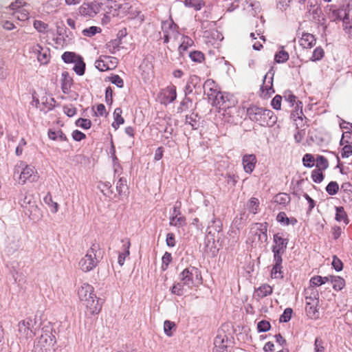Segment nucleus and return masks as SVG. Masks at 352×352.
<instances>
[{"mask_svg": "<svg viewBox=\"0 0 352 352\" xmlns=\"http://www.w3.org/2000/svg\"><path fill=\"white\" fill-rule=\"evenodd\" d=\"M179 282L175 283L171 288V292L177 296H182L186 292L199 287L202 283L201 272L198 268L189 266L179 275Z\"/></svg>", "mask_w": 352, "mask_h": 352, "instance_id": "obj_1", "label": "nucleus"}, {"mask_svg": "<svg viewBox=\"0 0 352 352\" xmlns=\"http://www.w3.org/2000/svg\"><path fill=\"white\" fill-rule=\"evenodd\" d=\"M56 338L50 322L43 324L41 334L36 341L33 352H55Z\"/></svg>", "mask_w": 352, "mask_h": 352, "instance_id": "obj_2", "label": "nucleus"}, {"mask_svg": "<svg viewBox=\"0 0 352 352\" xmlns=\"http://www.w3.org/2000/svg\"><path fill=\"white\" fill-rule=\"evenodd\" d=\"M247 115L252 121L258 122L264 126H273L277 120L272 111L256 106L248 108Z\"/></svg>", "mask_w": 352, "mask_h": 352, "instance_id": "obj_3", "label": "nucleus"}, {"mask_svg": "<svg viewBox=\"0 0 352 352\" xmlns=\"http://www.w3.org/2000/svg\"><path fill=\"white\" fill-rule=\"evenodd\" d=\"M19 203L24 209L25 214L28 215L31 219L37 221L42 217V212L36 205L33 194L21 190Z\"/></svg>", "mask_w": 352, "mask_h": 352, "instance_id": "obj_4", "label": "nucleus"}, {"mask_svg": "<svg viewBox=\"0 0 352 352\" xmlns=\"http://www.w3.org/2000/svg\"><path fill=\"white\" fill-rule=\"evenodd\" d=\"M102 258L101 250L98 244H93L86 254L78 262L79 268L84 272L93 270Z\"/></svg>", "mask_w": 352, "mask_h": 352, "instance_id": "obj_5", "label": "nucleus"}, {"mask_svg": "<svg viewBox=\"0 0 352 352\" xmlns=\"http://www.w3.org/2000/svg\"><path fill=\"white\" fill-rule=\"evenodd\" d=\"M19 175V184H25L27 182H35L38 179V175L35 168L20 162L14 168V176Z\"/></svg>", "mask_w": 352, "mask_h": 352, "instance_id": "obj_6", "label": "nucleus"}, {"mask_svg": "<svg viewBox=\"0 0 352 352\" xmlns=\"http://www.w3.org/2000/svg\"><path fill=\"white\" fill-rule=\"evenodd\" d=\"M40 324L36 318H27L18 324V337L21 341L32 338L36 334Z\"/></svg>", "mask_w": 352, "mask_h": 352, "instance_id": "obj_7", "label": "nucleus"}, {"mask_svg": "<svg viewBox=\"0 0 352 352\" xmlns=\"http://www.w3.org/2000/svg\"><path fill=\"white\" fill-rule=\"evenodd\" d=\"M210 101H211L212 106L222 110L230 109L236 104V100L232 95L221 91Z\"/></svg>", "mask_w": 352, "mask_h": 352, "instance_id": "obj_8", "label": "nucleus"}, {"mask_svg": "<svg viewBox=\"0 0 352 352\" xmlns=\"http://www.w3.org/2000/svg\"><path fill=\"white\" fill-rule=\"evenodd\" d=\"M162 30L164 34V42L168 43L170 40L178 38L179 32L176 30V25L172 21H164L162 23Z\"/></svg>", "mask_w": 352, "mask_h": 352, "instance_id": "obj_9", "label": "nucleus"}, {"mask_svg": "<svg viewBox=\"0 0 352 352\" xmlns=\"http://www.w3.org/2000/svg\"><path fill=\"white\" fill-rule=\"evenodd\" d=\"M100 5L97 2L83 3L78 8L79 14L85 18H93L100 11Z\"/></svg>", "mask_w": 352, "mask_h": 352, "instance_id": "obj_10", "label": "nucleus"}, {"mask_svg": "<svg viewBox=\"0 0 352 352\" xmlns=\"http://www.w3.org/2000/svg\"><path fill=\"white\" fill-rule=\"evenodd\" d=\"M21 247V240L19 236L10 234L8 235L4 243V252L8 255H12L16 252Z\"/></svg>", "mask_w": 352, "mask_h": 352, "instance_id": "obj_11", "label": "nucleus"}, {"mask_svg": "<svg viewBox=\"0 0 352 352\" xmlns=\"http://www.w3.org/2000/svg\"><path fill=\"white\" fill-rule=\"evenodd\" d=\"M82 304L85 308L86 314L89 316L98 314L102 309V302L97 296H94V298L89 299Z\"/></svg>", "mask_w": 352, "mask_h": 352, "instance_id": "obj_12", "label": "nucleus"}, {"mask_svg": "<svg viewBox=\"0 0 352 352\" xmlns=\"http://www.w3.org/2000/svg\"><path fill=\"white\" fill-rule=\"evenodd\" d=\"M31 52L36 55L38 61L41 64L45 65L49 63L50 60L49 48L43 47L39 44H36L32 47Z\"/></svg>", "mask_w": 352, "mask_h": 352, "instance_id": "obj_13", "label": "nucleus"}, {"mask_svg": "<svg viewBox=\"0 0 352 352\" xmlns=\"http://www.w3.org/2000/svg\"><path fill=\"white\" fill-rule=\"evenodd\" d=\"M78 296L81 303L96 296L94 293V288L88 283H82L78 289Z\"/></svg>", "mask_w": 352, "mask_h": 352, "instance_id": "obj_14", "label": "nucleus"}, {"mask_svg": "<svg viewBox=\"0 0 352 352\" xmlns=\"http://www.w3.org/2000/svg\"><path fill=\"white\" fill-rule=\"evenodd\" d=\"M274 73L271 69L264 76L263 82L261 87L262 94L264 96H270L274 92L273 89V78Z\"/></svg>", "mask_w": 352, "mask_h": 352, "instance_id": "obj_15", "label": "nucleus"}, {"mask_svg": "<svg viewBox=\"0 0 352 352\" xmlns=\"http://www.w3.org/2000/svg\"><path fill=\"white\" fill-rule=\"evenodd\" d=\"M177 98L176 87L174 85L168 86L163 89L160 96L162 104H168L173 102Z\"/></svg>", "mask_w": 352, "mask_h": 352, "instance_id": "obj_16", "label": "nucleus"}, {"mask_svg": "<svg viewBox=\"0 0 352 352\" xmlns=\"http://www.w3.org/2000/svg\"><path fill=\"white\" fill-rule=\"evenodd\" d=\"M228 339L224 332L219 331L214 341V352H228Z\"/></svg>", "mask_w": 352, "mask_h": 352, "instance_id": "obj_17", "label": "nucleus"}, {"mask_svg": "<svg viewBox=\"0 0 352 352\" xmlns=\"http://www.w3.org/2000/svg\"><path fill=\"white\" fill-rule=\"evenodd\" d=\"M257 162L256 155L254 154H245L242 157V164L244 171L247 174H251Z\"/></svg>", "mask_w": 352, "mask_h": 352, "instance_id": "obj_18", "label": "nucleus"}, {"mask_svg": "<svg viewBox=\"0 0 352 352\" xmlns=\"http://www.w3.org/2000/svg\"><path fill=\"white\" fill-rule=\"evenodd\" d=\"M203 87L204 93L207 95L209 100L220 91L218 85L212 79L206 80Z\"/></svg>", "mask_w": 352, "mask_h": 352, "instance_id": "obj_19", "label": "nucleus"}, {"mask_svg": "<svg viewBox=\"0 0 352 352\" xmlns=\"http://www.w3.org/2000/svg\"><path fill=\"white\" fill-rule=\"evenodd\" d=\"M305 298L306 303H309L312 305L319 304V292L313 287H308L305 290Z\"/></svg>", "mask_w": 352, "mask_h": 352, "instance_id": "obj_20", "label": "nucleus"}, {"mask_svg": "<svg viewBox=\"0 0 352 352\" xmlns=\"http://www.w3.org/2000/svg\"><path fill=\"white\" fill-rule=\"evenodd\" d=\"M274 245L272 247V251L284 252L287 248L288 239L283 238L279 233L274 235Z\"/></svg>", "mask_w": 352, "mask_h": 352, "instance_id": "obj_21", "label": "nucleus"}, {"mask_svg": "<svg viewBox=\"0 0 352 352\" xmlns=\"http://www.w3.org/2000/svg\"><path fill=\"white\" fill-rule=\"evenodd\" d=\"M299 44L303 48H311L316 44V39L313 34L303 33L299 40Z\"/></svg>", "mask_w": 352, "mask_h": 352, "instance_id": "obj_22", "label": "nucleus"}, {"mask_svg": "<svg viewBox=\"0 0 352 352\" xmlns=\"http://www.w3.org/2000/svg\"><path fill=\"white\" fill-rule=\"evenodd\" d=\"M200 84V78L196 76H190L185 87V95L187 96L192 92L193 89L196 88L197 86Z\"/></svg>", "mask_w": 352, "mask_h": 352, "instance_id": "obj_23", "label": "nucleus"}, {"mask_svg": "<svg viewBox=\"0 0 352 352\" xmlns=\"http://www.w3.org/2000/svg\"><path fill=\"white\" fill-rule=\"evenodd\" d=\"M272 287L270 285L263 284L256 289L255 291V296L258 298H263L270 295L272 293Z\"/></svg>", "mask_w": 352, "mask_h": 352, "instance_id": "obj_24", "label": "nucleus"}, {"mask_svg": "<svg viewBox=\"0 0 352 352\" xmlns=\"http://www.w3.org/2000/svg\"><path fill=\"white\" fill-rule=\"evenodd\" d=\"M186 125L190 126L192 129H196L199 125V118L197 114L192 113L186 116Z\"/></svg>", "mask_w": 352, "mask_h": 352, "instance_id": "obj_25", "label": "nucleus"}, {"mask_svg": "<svg viewBox=\"0 0 352 352\" xmlns=\"http://www.w3.org/2000/svg\"><path fill=\"white\" fill-rule=\"evenodd\" d=\"M98 188L104 196L112 198L113 192L111 190V184L109 182H100L98 185Z\"/></svg>", "mask_w": 352, "mask_h": 352, "instance_id": "obj_26", "label": "nucleus"}, {"mask_svg": "<svg viewBox=\"0 0 352 352\" xmlns=\"http://www.w3.org/2000/svg\"><path fill=\"white\" fill-rule=\"evenodd\" d=\"M169 225L176 228L184 227L186 225V219L184 216L170 217Z\"/></svg>", "mask_w": 352, "mask_h": 352, "instance_id": "obj_27", "label": "nucleus"}, {"mask_svg": "<svg viewBox=\"0 0 352 352\" xmlns=\"http://www.w3.org/2000/svg\"><path fill=\"white\" fill-rule=\"evenodd\" d=\"M318 305H309L306 303L305 311L309 318L311 319H316L319 316V311L318 309Z\"/></svg>", "mask_w": 352, "mask_h": 352, "instance_id": "obj_28", "label": "nucleus"}, {"mask_svg": "<svg viewBox=\"0 0 352 352\" xmlns=\"http://www.w3.org/2000/svg\"><path fill=\"white\" fill-rule=\"evenodd\" d=\"M343 29L350 38H352V20L350 19L348 14H344L342 19Z\"/></svg>", "mask_w": 352, "mask_h": 352, "instance_id": "obj_29", "label": "nucleus"}, {"mask_svg": "<svg viewBox=\"0 0 352 352\" xmlns=\"http://www.w3.org/2000/svg\"><path fill=\"white\" fill-rule=\"evenodd\" d=\"M336 220L339 222L343 221L346 225L348 224L349 220L344 208L342 206L336 207Z\"/></svg>", "mask_w": 352, "mask_h": 352, "instance_id": "obj_30", "label": "nucleus"}, {"mask_svg": "<svg viewBox=\"0 0 352 352\" xmlns=\"http://www.w3.org/2000/svg\"><path fill=\"white\" fill-rule=\"evenodd\" d=\"M122 111L120 108H116L113 112L114 122L112 126L116 130L120 124L124 123V118L122 117Z\"/></svg>", "mask_w": 352, "mask_h": 352, "instance_id": "obj_31", "label": "nucleus"}, {"mask_svg": "<svg viewBox=\"0 0 352 352\" xmlns=\"http://www.w3.org/2000/svg\"><path fill=\"white\" fill-rule=\"evenodd\" d=\"M330 282L333 285V288L336 291L341 290L345 285L344 280L340 276H331Z\"/></svg>", "mask_w": 352, "mask_h": 352, "instance_id": "obj_32", "label": "nucleus"}, {"mask_svg": "<svg viewBox=\"0 0 352 352\" xmlns=\"http://www.w3.org/2000/svg\"><path fill=\"white\" fill-rule=\"evenodd\" d=\"M131 243L129 240H127L126 243L124 244V251L119 254L118 256V263L120 266H122L124 263L125 258L129 255V248H130Z\"/></svg>", "mask_w": 352, "mask_h": 352, "instance_id": "obj_33", "label": "nucleus"}, {"mask_svg": "<svg viewBox=\"0 0 352 352\" xmlns=\"http://www.w3.org/2000/svg\"><path fill=\"white\" fill-rule=\"evenodd\" d=\"M48 137L52 140L66 141L67 140L66 135L60 130H50L48 132Z\"/></svg>", "mask_w": 352, "mask_h": 352, "instance_id": "obj_34", "label": "nucleus"}, {"mask_svg": "<svg viewBox=\"0 0 352 352\" xmlns=\"http://www.w3.org/2000/svg\"><path fill=\"white\" fill-rule=\"evenodd\" d=\"M184 5L188 8H193L195 10H200L204 6V0H185Z\"/></svg>", "mask_w": 352, "mask_h": 352, "instance_id": "obj_35", "label": "nucleus"}, {"mask_svg": "<svg viewBox=\"0 0 352 352\" xmlns=\"http://www.w3.org/2000/svg\"><path fill=\"white\" fill-rule=\"evenodd\" d=\"M63 82H62V90L63 93L67 94L72 85V79L69 77L67 72H63L62 74Z\"/></svg>", "mask_w": 352, "mask_h": 352, "instance_id": "obj_36", "label": "nucleus"}, {"mask_svg": "<svg viewBox=\"0 0 352 352\" xmlns=\"http://www.w3.org/2000/svg\"><path fill=\"white\" fill-rule=\"evenodd\" d=\"M44 202L51 208V211L53 213H56L58 210V204L54 201L52 197L50 192H48L43 198Z\"/></svg>", "mask_w": 352, "mask_h": 352, "instance_id": "obj_37", "label": "nucleus"}, {"mask_svg": "<svg viewBox=\"0 0 352 352\" xmlns=\"http://www.w3.org/2000/svg\"><path fill=\"white\" fill-rule=\"evenodd\" d=\"M128 190L126 184V179L120 177L116 184V190L118 193L121 195L125 194Z\"/></svg>", "mask_w": 352, "mask_h": 352, "instance_id": "obj_38", "label": "nucleus"}, {"mask_svg": "<svg viewBox=\"0 0 352 352\" xmlns=\"http://www.w3.org/2000/svg\"><path fill=\"white\" fill-rule=\"evenodd\" d=\"M74 70L79 76H82L85 73V64L82 58L80 56L78 60L74 63Z\"/></svg>", "mask_w": 352, "mask_h": 352, "instance_id": "obj_39", "label": "nucleus"}, {"mask_svg": "<svg viewBox=\"0 0 352 352\" xmlns=\"http://www.w3.org/2000/svg\"><path fill=\"white\" fill-rule=\"evenodd\" d=\"M79 56L74 52H65L62 55L63 60L66 63H75L79 58Z\"/></svg>", "mask_w": 352, "mask_h": 352, "instance_id": "obj_40", "label": "nucleus"}, {"mask_svg": "<svg viewBox=\"0 0 352 352\" xmlns=\"http://www.w3.org/2000/svg\"><path fill=\"white\" fill-rule=\"evenodd\" d=\"M248 209L250 212L256 214L259 210V201L256 197H252L248 203Z\"/></svg>", "mask_w": 352, "mask_h": 352, "instance_id": "obj_41", "label": "nucleus"}, {"mask_svg": "<svg viewBox=\"0 0 352 352\" xmlns=\"http://www.w3.org/2000/svg\"><path fill=\"white\" fill-rule=\"evenodd\" d=\"M289 196L286 193H279L276 195L274 199L275 203L280 205H285L289 202Z\"/></svg>", "mask_w": 352, "mask_h": 352, "instance_id": "obj_42", "label": "nucleus"}, {"mask_svg": "<svg viewBox=\"0 0 352 352\" xmlns=\"http://www.w3.org/2000/svg\"><path fill=\"white\" fill-rule=\"evenodd\" d=\"M274 59L278 63H283L289 59V54L285 50H280L275 54Z\"/></svg>", "mask_w": 352, "mask_h": 352, "instance_id": "obj_43", "label": "nucleus"}, {"mask_svg": "<svg viewBox=\"0 0 352 352\" xmlns=\"http://www.w3.org/2000/svg\"><path fill=\"white\" fill-rule=\"evenodd\" d=\"M34 28L41 33H45L48 28V25L42 21L35 20L33 23Z\"/></svg>", "mask_w": 352, "mask_h": 352, "instance_id": "obj_44", "label": "nucleus"}, {"mask_svg": "<svg viewBox=\"0 0 352 352\" xmlns=\"http://www.w3.org/2000/svg\"><path fill=\"white\" fill-rule=\"evenodd\" d=\"M192 100L188 98L185 97L183 100L181 102L179 107L177 109L178 112H183L188 109H189L192 105Z\"/></svg>", "mask_w": 352, "mask_h": 352, "instance_id": "obj_45", "label": "nucleus"}, {"mask_svg": "<svg viewBox=\"0 0 352 352\" xmlns=\"http://www.w3.org/2000/svg\"><path fill=\"white\" fill-rule=\"evenodd\" d=\"M339 190L338 184L336 182H331L326 187L327 193L330 195H336Z\"/></svg>", "mask_w": 352, "mask_h": 352, "instance_id": "obj_46", "label": "nucleus"}, {"mask_svg": "<svg viewBox=\"0 0 352 352\" xmlns=\"http://www.w3.org/2000/svg\"><path fill=\"white\" fill-rule=\"evenodd\" d=\"M76 125L83 129H89L91 126V122L89 119L78 118L76 121Z\"/></svg>", "mask_w": 352, "mask_h": 352, "instance_id": "obj_47", "label": "nucleus"}, {"mask_svg": "<svg viewBox=\"0 0 352 352\" xmlns=\"http://www.w3.org/2000/svg\"><path fill=\"white\" fill-rule=\"evenodd\" d=\"M282 266L274 265L271 271V276L273 278H282L283 277V272L281 271Z\"/></svg>", "mask_w": 352, "mask_h": 352, "instance_id": "obj_48", "label": "nucleus"}, {"mask_svg": "<svg viewBox=\"0 0 352 352\" xmlns=\"http://www.w3.org/2000/svg\"><path fill=\"white\" fill-rule=\"evenodd\" d=\"M171 261H172L171 254L168 252H166L162 258V268L163 270H166L168 268Z\"/></svg>", "mask_w": 352, "mask_h": 352, "instance_id": "obj_49", "label": "nucleus"}, {"mask_svg": "<svg viewBox=\"0 0 352 352\" xmlns=\"http://www.w3.org/2000/svg\"><path fill=\"white\" fill-rule=\"evenodd\" d=\"M302 162L306 167H313L314 166V157L311 154L307 153L303 156Z\"/></svg>", "mask_w": 352, "mask_h": 352, "instance_id": "obj_50", "label": "nucleus"}, {"mask_svg": "<svg viewBox=\"0 0 352 352\" xmlns=\"http://www.w3.org/2000/svg\"><path fill=\"white\" fill-rule=\"evenodd\" d=\"M192 41L190 38L188 36H182V43L179 47V50L180 52L185 51L189 46H191L192 44Z\"/></svg>", "mask_w": 352, "mask_h": 352, "instance_id": "obj_51", "label": "nucleus"}, {"mask_svg": "<svg viewBox=\"0 0 352 352\" xmlns=\"http://www.w3.org/2000/svg\"><path fill=\"white\" fill-rule=\"evenodd\" d=\"M324 56V51L321 47H316L314 52L312 56L311 57V60L316 61L320 60Z\"/></svg>", "mask_w": 352, "mask_h": 352, "instance_id": "obj_52", "label": "nucleus"}, {"mask_svg": "<svg viewBox=\"0 0 352 352\" xmlns=\"http://www.w3.org/2000/svg\"><path fill=\"white\" fill-rule=\"evenodd\" d=\"M329 166L327 160L323 156H318L316 160V166L320 169H326Z\"/></svg>", "mask_w": 352, "mask_h": 352, "instance_id": "obj_53", "label": "nucleus"}, {"mask_svg": "<svg viewBox=\"0 0 352 352\" xmlns=\"http://www.w3.org/2000/svg\"><path fill=\"white\" fill-rule=\"evenodd\" d=\"M270 323L266 320H261L257 324V329L259 332H266L270 329Z\"/></svg>", "mask_w": 352, "mask_h": 352, "instance_id": "obj_54", "label": "nucleus"}, {"mask_svg": "<svg viewBox=\"0 0 352 352\" xmlns=\"http://www.w3.org/2000/svg\"><path fill=\"white\" fill-rule=\"evenodd\" d=\"M292 312H293V311L291 308H286L284 310L283 314L280 317V322H288L291 319Z\"/></svg>", "mask_w": 352, "mask_h": 352, "instance_id": "obj_55", "label": "nucleus"}, {"mask_svg": "<svg viewBox=\"0 0 352 352\" xmlns=\"http://www.w3.org/2000/svg\"><path fill=\"white\" fill-rule=\"evenodd\" d=\"M189 56L194 62L201 63L204 60V54L201 52L195 51L189 54Z\"/></svg>", "mask_w": 352, "mask_h": 352, "instance_id": "obj_56", "label": "nucleus"}, {"mask_svg": "<svg viewBox=\"0 0 352 352\" xmlns=\"http://www.w3.org/2000/svg\"><path fill=\"white\" fill-rule=\"evenodd\" d=\"M100 28L96 26H91L89 28H86L82 31V33L85 36H92L95 35L96 33L100 32Z\"/></svg>", "mask_w": 352, "mask_h": 352, "instance_id": "obj_57", "label": "nucleus"}, {"mask_svg": "<svg viewBox=\"0 0 352 352\" xmlns=\"http://www.w3.org/2000/svg\"><path fill=\"white\" fill-rule=\"evenodd\" d=\"M311 178L316 183H320L324 178L323 174L320 170H314L311 173Z\"/></svg>", "mask_w": 352, "mask_h": 352, "instance_id": "obj_58", "label": "nucleus"}, {"mask_svg": "<svg viewBox=\"0 0 352 352\" xmlns=\"http://www.w3.org/2000/svg\"><path fill=\"white\" fill-rule=\"evenodd\" d=\"M331 265L337 272H340L343 269V263L336 256H333Z\"/></svg>", "mask_w": 352, "mask_h": 352, "instance_id": "obj_59", "label": "nucleus"}, {"mask_svg": "<svg viewBox=\"0 0 352 352\" xmlns=\"http://www.w3.org/2000/svg\"><path fill=\"white\" fill-rule=\"evenodd\" d=\"M109 81L120 88H122L124 86V81L118 75H113L111 76L109 78Z\"/></svg>", "mask_w": 352, "mask_h": 352, "instance_id": "obj_60", "label": "nucleus"}, {"mask_svg": "<svg viewBox=\"0 0 352 352\" xmlns=\"http://www.w3.org/2000/svg\"><path fill=\"white\" fill-rule=\"evenodd\" d=\"M175 327V323L173 322H170L169 320H166L164 323V333L168 336H172L171 329Z\"/></svg>", "mask_w": 352, "mask_h": 352, "instance_id": "obj_61", "label": "nucleus"}, {"mask_svg": "<svg viewBox=\"0 0 352 352\" xmlns=\"http://www.w3.org/2000/svg\"><path fill=\"white\" fill-rule=\"evenodd\" d=\"M63 111L68 117H73L76 113V109L72 104L66 105L63 107Z\"/></svg>", "mask_w": 352, "mask_h": 352, "instance_id": "obj_62", "label": "nucleus"}, {"mask_svg": "<svg viewBox=\"0 0 352 352\" xmlns=\"http://www.w3.org/2000/svg\"><path fill=\"white\" fill-rule=\"evenodd\" d=\"M314 352H324L323 342L320 338H317L315 340Z\"/></svg>", "mask_w": 352, "mask_h": 352, "instance_id": "obj_63", "label": "nucleus"}, {"mask_svg": "<svg viewBox=\"0 0 352 352\" xmlns=\"http://www.w3.org/2000/svg\"><path fill=\"white\" fill-rule=\"evenodd\" d=\"M352 155V145L346 144L344 145L342 148L341 156L342 158H346Z\"/></svg>", "mask_w": 352, "mask_h": 352, "instance_id": "obj_64", "label": "nucleus"}]
</instances>
